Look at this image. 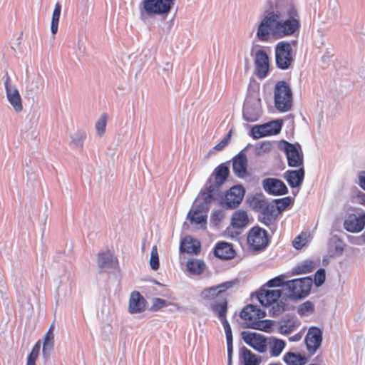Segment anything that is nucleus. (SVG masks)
<instances>
[{"instance_id": "nucleus-33", "label": "nucleus", "mask_w": 365, "mask_h": 365, "mask_svg": "<svg viewBox=\"0 0 365 365\" xmlns=\"http://www.w3.org/2000/svg\"><path fill=\"white\" fill-rule=\"evenodd\" d=\"M240 359L245 365H259L260 363V359L246 347L240 349Z\"/></svg>"}, {"instance_id": "nucleus-20", "label": "nucleus", "mask_w": 365, "mask_h": 365, "mask_svg": "<svg viewBox=\"0 0 365 365\" xmlns=\"http://www.w3.org/2000/svg\"><path fill=\"white\" fill-rule=\"evenodd\" d=\"M263 188L273 195H282L287 192V187L280 180L276 178H267L263 180Z\"/></svg>"}, {"instance_id": "nucleus-51", "label": "nucleus", "mask_w": 365, "mask_h": 365, "mask_svg": "<svg viewBox=\"0 0 365 365\" xmlns=\"http://www.w3.org/2000/svg\"><path fill=\"white\" fill-rule=\"evenodd\" d=\"M325 281V271L323 269L317 270L314 274V283L317 287L321 286Z\"/></svg>"}, {"instance_id": "nucleus-32", "label": "nucleus", "mask_w": 365, "mask_h": 365, "mask_svg": "<svg viewBox=\"0 0 365 365\" xmlns=\"http://www.w3.org/2000/svg\"><path fill=\"white\" fill-rule=\"evenodd\" d=\"M317 262L311 259H305L299 263L292 271L294 274H304L312 272L317 267Z\"/></svg>"}, {"instance_id": "nucleus-23", "label": "nucleus", "mask_w": 365, "mask_h": 365, "mask_svg": "<svg viewBox=\"0 0 365 365\" xmlns=\"http://www.w3.org/2000/svg\"><path fill=\"white\" fill-rule=\"evenodd\" d=\"M247 158L245 153L240 152L232 160V170L235 175L244 178L247 175Z\"/></svg>"}, {"instance_id": "nucleus-15", "label": "nucleus", "mask_w": 365, "mask_h": 365, "mask_svg": "<svg viewBox=\"0 0 365 365\" xmlns=\"http://www.w3.org/2000/svg\"><path fill=\"white\" fill-rule=\"evenodd\" d=\"M322 341V331L316 327H310L305 336L308 352L312 355L319 349Z\"/></svg>"}, {"instance_id": "nucleus-39", "label": "nucleus", "mask_w": 365, "mask_h": 365, "mask_svg": "<svg viewBox=\"0 0 365 365\" xmlns=\"http://www.w3.org/2000/svg\"><path fill=\"white\" fill-rule=\"evenodd\" d=\"M61 12V5L58 2L55 5L54 10L53 11L51 17V31L53 35L56 34L58 31Z\"/></svg>"}, {"instance_id": "nucleus-18", "label": "nucleus", "mask_w": 365, "mask_h": 365, "mask_svg": "<svg viewBox=\"0 0 365 365\" xmlns=\"http://www.w3.org/2000/svg\"><path fill=\"white\" fill-rule=\"evenodd\" d=\"M265 317V312L257 308V306L249 304L243 308L240 313V317L246 322L247 327L251 328V325L254 322Z\"/></svg>"}, {"instance_id": "nucleus-55", "label": "nucleus", "mask_w": 365, "mask_h": 365, "mask_svg": "<svg viewBox=\"0 0 365 365\" xmlns=\"http://www.w3.org/2000/svg\"><path fill=\"white\" fill-rule=\"evenodd\" d=\"M358 185L365 191V170H361L358 173Z\"/></svg>"}, {"instance_id": "nucleus-54", "label": "nucleus", "mask_w": 365, "mask_h": 365, "mask_svg": "<svg viewBox=\"0 0 365 365\" xmlns=\"http://www.w3.org/2000/svg\"><path fill=\"white\" fill-rule=\"evenodd\" d=\"M354 201L356 203L365 207V192L358 191L354 196Z\"/></svg>"}, {"instance_id": "nucleus-12", "label": "nucleus", "mask_w": 365, "mask_h": 365, "mask_svg": "<svg viewBox=\"0 0 365 365\" xmlns=\"http://www.w3.org/2000/svg\"><path fill=\"white\" fill-rule=\"evenodd\" d=\"M4 87L6 98L14 110L20 113L23 110V104L21 95L16 86L11 83L9 76H6L4 81Z\"/></svg>"}, {"instance_id": "nucleus-49", "label": "nucleus", "mask_w": 365, "mask_h": 365, "mask_svg": "<svg viewBox=\"0 0 365 365\" xmlns=\"http://www.w3.org/2000/svg\"><path fill=\"white\" fill-rule=\"evenodd\" d=\"M307 243V238L306 235H300L295 238L293 241V247L299 250L302 248Z\"/></svg>"}, {"instance_id": "nucleus-36", "label": "nucleus", "mask_w": 365, "mask_h": 365, "mask_svg": "<svg viewBox=\"0 0 365 365\" xmlns=\"http://www.w3.org/2000/svg\"><path fill=\"white\" fill-rule=\"evenodd\" d=\"M230 170L227 166L221 164L215 170V186H220L222 185L226 180Z\"/></svg>"}, {"instance_id": "nucleus-25", "label": "nucleus", "mask_w": 365, "mask_h": 365, "mask_svg": "<svg viewBox=\"0 0 365 365\" xmlns=\"http://www.w3.org/2000/svg\"><path fill=\"white\" fill-rule=\"evenodd\" d=\"M215 186L210 185L206 191L202 192L195 201V205L201 207L204 210H208L210 204L214 200V192Z\"/></svg>"}, {"instance_id": "nucleus-62", "label": "nucleus", "mask_w": 365, "mask_h": 365, "mask_svg": "<svg viewBox=\"0 0 365 365\" xmlns=\"http://www.w3.org/2000/svg\"><path fill=\"white\" fill-rule=\"evenodd\" d=\"M359 237L361 239L362 243L365 245V232L362 235H359Z\"/></svg>"}, {"instance_id": "nucleus-46", "label": "nucleus", "mask_w": 365, "mask_h": 365, "mask_svg": "<svg viewBox=\"0 0 365 365\" xmlns=\"http://www.w3.org/2000/svg\"><path fill=\"white\" fill-rule=\"evenodd\" d=\"M225 212L222 209L215 210L212 212L210 221L215 225H218L224 218Z\"/></svg>"}, {"instance_id": "nucleus-40", "label": "nucleus", "mask_w": 365, "mask_h": 365, "mask_svg": "<svg viewBox=\"0 0 365 365\" xmlns=\"http://www.w3.org/2000/svg\"><path fill=\"white\" fill-rule=\"evenodd\" d=\"M227 300L222 299L220 302L212 305V311L218 316L220 320L226 319Z\"/></svg>"}, {"instance_id": "nucleus-24", "label": "nucleus", "mask_w": 365, "mask_h": 365, "mask_svg": "<svg viewBox=\"0 0 365 365\" xmlns=\"http://www.w3.org/2000/svg\"><path fill=\"white\" fill-rule=\"evenodd\" d=\"M207 210L195 205L187 214V219L191 223L205 227L207 223Z\"/></svg>"}, {"instance_id": "nucleus-58", "label": "nucleus", "mask_w": 365, "mask_h": 365, "mask_svg": "<svg viewBox=\"0 0 365 365\" xmlns=\"http://www.w3.org/2000/svg\"><path fill=\"white\" fill-rule=\"evenodd\" d=\"M227 361H228V365H231L232 361V343L227 344Z\"/></svg>"}, {"instance_id": "nucleus-34", "label": "nucleus", "mask_w": 365, "mask_h": 365, "mask_svg": "<svg viewBox=\"0 0 365 365\" xmlns=\"http://www.w3.org/2000/svg\"><path fill=\"white\" fill-rule=\"evenodd\" d=\"M285 345L284 341L274 337L269 338L267 342L269 354L272 356H278L282 352Z\"/></svg>"}, {"instance_id": "nucleus-52", "label": "nucleus", "mask_w": 365, "mask_h": 365, "mask_svg": "<svg viewBox=\"0 0 365 365\" xmlns=\"http://www.w3.org/2000/svg\"><path fill=\"white\" fill-rule=\"evenodd\" d=\"M40 349H41V341L38 340L34 346V347H33L30 354L28 356L27 359L36 361L38 356Z\"/></svg>"}, {"instance_id": "nucleus-11", "label": "nucleus", "mask_w": 365, "mask_h": 365, "mask_svg": "<svg viewBox=\"0 0 365 365\" xmlns=\"http://www.w3.org/2000/svg\"><path fill=\"white\" fill-rule=\"evenodd\" d=\"M344 228L349 232H360L365 227V212L361 209L349 214L344 221Z\"/></svg>"}, {"instance_id": "nucleus-48", "label": "nucleus", "mask_w": 365, "mask_h": 365, "mask_svg": "<svg viewBox=\"0 0 365 365\" xmlns=\"http://www.w3.org/2000/svg\"><path fill=\"white\" fill-rule=\"evenodd\" d=\"M291 203V199L289 197L276 200V208L277 212L285 210Z\"/></svg>"}, {"instance_id": "nucleus-3", "label": "nucleus", "mask_w": 365, "mask_h": 365, "mask_svg": "<svg viewBox=\"0 0 365 365\" xmlns=\"http://www.w3.org/2000/svg\"><path fill=\"white\" fill-rule=\"evenodd\" d=\"M274 105L280 112L289 110L292 106V92L284 81H279L274 87Z\"/></svg>"}, {"instance_id": "nucleus-10", "label": "nucleus", "mask_w": 365, "mask_h": 365, "mask_svg": "<svg viewBox=\"0 0 365 365\" xmlns=\"http://www.w3.org/2000/svg\"><path fill=\"white\" fill-rule=\"evenodd\" d=\"M247 243L253 251H259L266 247L268 239L265 230L256 227H253L248 234Z\"/></svg>"}, {"instance_id": "nucleus-13", "label": "nucleus", "mask_w": 365, "mask_h": 365, "mask_svg": "<svg viewBox=\"0 0 365 365\" xmlns=\"http://www.w3.org/2000/svg\"><path fill=\"white\" fill-rule=\"evenodd\" d=\"M245 190L242 185L232 187L222 199V205L227 209H234L242 202Z\"/></svg>"}, {"instance_id": "nucleus-28", "label": "nucleus", "mask_w": 365, "mask_h": 365, "mask_svg": "<svg viewBox=\"0 0 365 365\" xmlns=\"http://www.w3.org/2000/svg\"><path fill=\"white\" fill-rule=\"evenodd\" d=\"M304 170L299 168L297 170H287L284 173V178L292 187H299L304 180Z\"/></svg>"}, {"instance_id": "nucleus-29", "label": "nucleus", "mask_w": 365, "mask_h": 365, "mask_svg": "<svg viewBox=\"0 0 365 365\" xmlns=\"http://www.w3.org/2000/svg\"><path fill=\"white\" fill-rule=\"evenodd\" d=\"M214 254L218 258L229 259L234 257L235 251L230 243L220 242L215 247Z\"/></svg>"}, {"instance_id": "nucleus-9", "label": "nucleus", "mask_w": 365, "mask_h": 365, "mask_svg": "<svg viewBox=\"0 0 365 365\" xmlns=\"http://www.w3.org/2000/svg\"><path fill=\"white\" fill-rule=\"evenodd\" d=\"M282 123L280 120H272L262 125H254L250 135L254 139L278 134L282 128Z\"/></svg>"}, {"instance_id": "nucleus-31", "label": "nucleus", "mask_w": 365, "mask_h": 365, "mask_svg": "<svg viewBox=\"0 0 365 365\" xmlns=\"http://www.w3.org/2000/svg\"><path fill=\"white\" fill-rule=\"evenodd\" d=\"M248 223V216L245 211L239 210L232 216L231 225L235 228H242Z\"/></svg>"}, {"instance_id": "nucleus-60", "label": "nucleus", "mask_w": 365, "mask_h": 365, "mask_svg": "<svg viewBox=\"0 0 365 365\" xmlns=\"http://www.w3.org/2000/svg\"><path fill=\"white\" fill-rule=\"evenodd\" d=\"M302 335L299 334H296L294 336L289 337V340L292 341H298L301 339Z\"/></svg>"}, {"instance_id": "nucleus-41", "label": "nucleus", "mask_w": 365, "mask_h": 365, "mask_svg": "<svg viewBox=\"0 0 365 365\" xmlns=\"http://www.w3.org/2000/svg\"><path fill=\"white\" fill-rule=\"evenodd\" d=\"M108 116L106 113H102L95 123V129L98 136L101 137L106 133Z\"/></svg>"}, {"instance_id": "nucleus-61", "label": "nucleus", "mask_w": 365, "mask_h": 365, "mask_svg": "<svg viewBox=\"0 0 365 365\" xmlns=\"http://www.w3.org/2000/svg\"><path fill=\"white\" fill-rule=\"evenodd\" d=\"M26 365H36V361L27 359Z\"/></svg>"}, {"instance_id": "nucleus-57", "label": "nucleus", "mask_w": 365, "mask_h": 365, "mask_svg": "<svg viewBox=\"0 0 365 365\" xmlns=\"http://www.w3.org/2000/svg\"><path fill=\"white\" fill-rule=\"evenodd\" d=\"M166 304V302L164 299H160V298H155L154 300H153V307L154 309H159L163 307H165Z\"/></svg>"}, {"instance_id": "nucleus-56", "label": "nucleus", "mask_w": 365, "mask_h": 365, "mask_svg": "<svg viewBox=\"0 0 365 365\" xmlns=\"http://www.w3.org/2000/svg\"><path fill=\"white\" fill-rule=\"evenodd\" d=\"M347 239H348L349 242L352 245H357V246L364 245L362 243L361 239L360 238L359 236L349 235V236H348Z\"/></svg>"}, {"instance_id": "nucleus-5", "label": "nucleus", "mask_w": 365, "mask_h": 365, "mask_svg": "<svg viewBox=\"0 0 365 365\" xmlns=\"http://www.w3.org/2000/svg\"><path fill=\"white\" fill-rule=\"evenodd\" d=\"M261 115L262 106L259 93L250 94L244 104L243 119L247 122H255Z\"/></svg>"}, {"instance_id": "nucleus-19", "label": "nucleus", "mask_w": 365, "mask_h": 365, "mask_svg": "<svg viewBox=\"0 0 365 365\" xmlns=\"http://www.w3.org/2000/svg\"><path fill=\"white\" fill-rule=\"evenodd\" d=\"M284 150L286 153L288 165L290 167H299L303 163V155L299 151V146L285 143Z\"/></svg>"}, {"instance_id": "nucleus-27", "label": "nucleus", "mask_w": 365, "mask_h": 365, "mask_svg": "<svg viewBox=\"0 0 365 365\" xmlns=\"http://www.w3.org/2000/svg\"><path fill=\"white\" fill-rule=\"evenodd\" d=\"M54 324H51L49 329L43 336L42 354L46 359L49 358L50 354L54 347Z\"/></svg>"}, {"instance_id": "nucleus-14", "label": "nucleus", "mask_w": 365, "mask_h": 365, "mask_svg": "<svg viewBox=\"0 0 365 365\" xmlns=\"http://www.w3.org/2000/svg\"><path fill=\"white\" fill-rule=\"evenodd\" d=\"M242 338L245 344L259 353L267 350V342L264 336L260 334L250 331H243Z\"/></svg>"}, {"instance_id": "nucleus-38", "label": "nucleus", "mask_w": 365, "mask_h": 365, "mask_svg": "<svg viewBox=\"0 0 365 365\" xmlns=\"http://www.w3.org/2000/svg\"><path fill=\"white\" fill-rule=\"evenodd\" d=\"M186 267L191 274H200L203 272L205 264L202 260L193 259L187 262Z\"/></svg>"}, {"instance_id": "nucleus-22", "label": "nucleus", "mask_w": 365, "mask_h": 365, "mask_svg": "<svg viewBox=\"0 0 365 365\" xmlns=\"http://www.w3.org/2000/svg\"><path fill=\"white\" fill-rule=\"evenodd\" d=\"M146 300L136 291L130 294L129 299L128 312L130 314H139L145 311Z\"/></svg>"}, {"instance_id": "nucleus-43", "label": "nucleus", "mask_w": 365, "mask_h": 365, "mask_svg": "<svg viewBox=\"0 0 365 365\" xmlns=\"http://www.w3.org/2000/svg\"><path fill=\"white\" fill-rule=\"evenodd\" d=\"M314 305L311 302H305L298 307L297 313L300 316H309L314 312Z\"/></svg>"}, {"instance_id": "nucleus-6", "label": "nucleus", "mask_w": 365, "mask_h": 365, "mask_svg": "<svg viewBox=\"0 0 365 365\" xmlns=\"http://www.w3.org/2000/svg\"><path fill=\"white\" fill-rule=\"evenodd\" d=\"M175 0H143L141 15L151 16L153 15L168 14L174 4Z\"/></svg>"}, {"instance_id": "nucleus-37", "label": "nucleus", "mask_w": 365, "mask_h": 365, "mask_svg": "<svg viewBox=\"0 0 365 365\" xmlns=\"http://www.w3.org/2000/svg\"><path fill=\"white\" fill-rule=\"evenodd\" d=\"M274 322L269 319L261 320L258 319L257 322H254L251 325V329L260 330L264 332L271 333L274 329Z\"/></svg>"}, {"instance_id": "nucleus-2", "label": "nucleus", "mask_w": 365, "mask_h": 365, "mask_svg": "<svg viewBox=\"0 0 365 365\" xmlns=\"http://www.w3.org/2000/svg\"><path fill=\"white\" fill-rule=\"evenodd\" d=\"M281 291L278 289H269L266 287H262L257 293V299L259 303L264 307H271L269 312L276 316L285 309V303L281 297Z\"/></svg>"}, {"instance_id": "nucleus-53", "label": "nucleus", "mask_w": 365, "mask_h": 365, "mask_svg": "<svg viewBox=\"0 0 365 365\" xmlns=\"http://www.w3.org/2000/svg\"><path fill=\"white\" fill-rule=\"evenodd\" d=\"M230 136H231V131H230L229 133L219 143H217L214 147V149H215L217 150H222L227 145V143L230 140Z\"/></svg>"}, {"instance_id": "nucleus-47", "label": "nucleus", "mask_w": 365, "mask_h": 365, "mask_svg": "<svg viewBox=\"0 0 365 365\" xmlns=\"http://www.w3.org/2000/svg\"><path fill=\"white\" fill-rule=\"evenodd\" d=\"M284 284V278L283 276H278L273 279L269 280L263 287H266V288L269 289L272 287H279Z\"/></svg>"}, {"instance_id": "nucleus-16", "label": "nucleus", "mask_w": 365, "mask_h": 365, "mask_svg": "<svg viewBox=\"0 0 365 365\" xmlns=\"http://www.w3.org/2000/svg\"><path fill=\"white\" fill-rule=\"evenodd\" d=\"M236 282L235 280L221 283L217 286L204 289L200 293V297L206 301H211L224 293L226 290L232 288Z\"/></svg>"}, {"instance_id": "nucleus-59", "label": "nucleus", "mask_w": 365, "mask_h": 365, "mask_svg": "<svg viewBox=\"0 0 365 365\" xmlns=\"http://www.w3.org/2000/svg\"><path fill=\"white\" fill-rule=\"evenodd\" d=\"M163 70L167 75H168L173 70V65L170 63L167 62L165 63Z\"/></svg>"}, {"instance_id": "nucleus-7", "label": "nucleus", "mask_w": 365, "mask_h": 365, "mask_svg": "<svg viewBox=\"0 0 365 365\" xmlns=\"http://www.w3.org/2000/svg\"><path fill=\"white\" fill-rule=\"evenodd\" d=\"M275 59L277 67L282 70L289 68L293 62L292 46L287 41H280L275 46Z\"/></svg>"}, {"instance_id": "nucleus-17", "label": "nucleus", "mask_w": 365, "mask_h": 365, "mask_svg": "<svg viewBox=\"0 0 365 365\" xmlns=\"http://www.w3.org/2000/svg\"><path fill=\"white\" fill-rule=\"evenodd\" d=\"M256 75L259 78H264L269 71V58L265 51L259 49L255 55Z\"/></svg>"}, {"instance_id": "nucleus-30", "label": "nucleus", "mask_w": 365, "mask_h": 365, "mask_svg": "<svg viewBox=\"0 0 365 365\" xmlns=\"http://www.w3.org/2000/svg\"><path fill=\"white\" fill-rule=\"evenodd\" d=\"M200 250V243L190 236L185 237L180 242V251L188 254H197Z\"/></svg>"}, {"instance_id": "nucleus-45", "label": "nucleus", "mask_w": 365, "mask_h": 365, "mask_svg": "<svg viewBox=\"0 0 365 365\" xmlns=\"http://www.w3.org/2000/svg\"><path fill=\"white\" fill-rule=\"evenodd\" d=\"M272 149V144L268 141H263L257 144L255 147V153L257 155L268 153Z\"/></svg>"}, {"instance_id": "nucleus-1", "label": "nucleus", "mask_w": 365, "mask_h": 365, "mask_svg": "<svg viewBox=\"0 0 365 365\" xmlns=\"http://www.w3.org/2000/svg\"><path fill=\"white\" fill-rule=\"evenodd\" d=\"M301 28L299 8L292 0H267L254 26L260 42L294 36Z\"/></svg>"}, {"instance_id": "nucleus-21", "label": "nucleus", "mask_w": 365, "mask_h": 365, "mask_svg": "<svg viewBox=\"0 0 365 365\" xmlns=\"http://www.w3.org/2000/svg\"><path fill=\"white\" fill-rule=\"evenodd\" d=\"M97 264L99 269L109 270L114 269L118 265L116 257L109 250L99 252L97 259Z\"/></svg>"}, {"instance_id": "nucleus-42", "label": "nucleus", "mask_w": 365, "mask_h": 365, "mask_svg": "<svg viewBox=\"0 0 365 365\" xmlns=\"http://www.w3.org/2000/svg\"><path fill=\"white\" fill-rule=\"evenodd\" d=\"M86 138V134L84 132L78 131L71 135V143L76 149L82 150Z\"/></svg>"}, {"instance_id": "nucleus-50", "label": "nucleus", "mask_w": 365, "mask_h": 365, "mask_svg": "<svg viewBox=\"0 0 365 365\" xmlns=\"http://www.w3.org/2000/svg\"><path fill=\"white\" fill-rule=\"evenodd\" d=\"M221 322H222V324L224 329H225L227 344L232 343V329H231V327H230V325L228 321L226 319H225L221 320Z\"/></svg>"}, {"instance_id": "nucleus-26", "label": "nucleus", "mask_w": 365, "mask_h": 365, "mask_svg": "<svg viewBox=\"0 0 365 365\" xmlns=\"http://www.w3.org/2000/svg\"><path fill=\"white\" fill-rule=\"evenodd\" d=\"M299 326V321L292 316H287L279 322L278 331L281 334H288L295 331Z\"/></svg>"}, {"instance_id": "nucleus-8", "label": "nucleus", "mask_w": 365, "mask_h": 365, "mask_svg": "<svg viewBox=\"0 0 365 365\" xmlns=\"http://www.w3.org/2000/svg\"><path fill=\"white\" fill-rule=\"evenodd\" d=\"M259 211L261 222L271 230H275L276 217L278 213L275 204L267 200H262L259 202Z\"/></svg>"}, {"instance_id": "nucleus-4", "label": "nucleus", "mask_w": 365, "mask_h": 365, "mask_svg": "<svg viewBox=\"0 0 365 365\" xmlns=\"http://www.w3.org/2000/svg\"><path fill=\"white\" fill-rule=\"evenodd\" d=\"M312 286V278L307 277L289 280L284 284V288L288 291V296L293 299H301L307 297Z\"/></svg>"}, {"instance_id": "nucleus-44", "label": "nucleus", "mask_w": 365, "mask_h": 365, "mask_svg": "<svg viewBox=\"0 0 365 365\" xmlns=\"http://www.w3.org/2000/svg\"><path fill=\"white\" fill-rule=\"evenodd\" d=\"M150 265L152 269L157 270L159 268V258L158 247L156 245L153 246L150 257Z\"/></svg>"}, {"instance_id": "nucleus-35", "label": "nucleus", "mask_w": 365, "mask_h": 365, "mask_svg": "<svg viewBox=\"0 0 365 365\" xmlns=\"http://www.w3.org/2000/svg\"><path fill=\"white\" fill-rule=\"evenodd\" d=\"M283 359L287 365H304L307 361L304 356L292 352L286 353Z\"/></svg>"}]
</instances>
